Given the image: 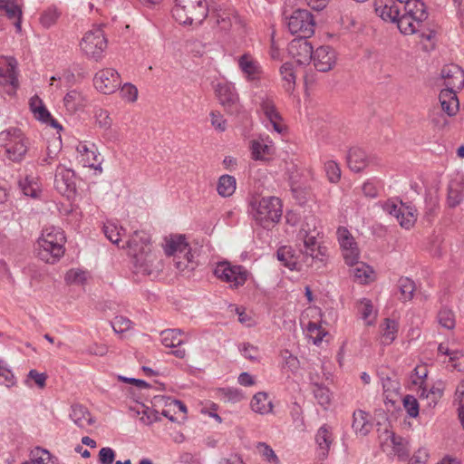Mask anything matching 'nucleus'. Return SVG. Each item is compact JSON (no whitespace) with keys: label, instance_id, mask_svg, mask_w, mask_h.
<instances>
[{"label":"nucleus","instance_id":"obj_1","mask_svg":"<svg viewBox=\"0 0 464 464\" xmlns=\"http://www.w3.org/2000/svg\"><path fill=\"white\" fill-rule=\"evenodd\" d=\"M404 13L398 20V28L403 34H417L420 39L430 41L435 37L429 13L421 0H410L403 5Z\"/></svg>","mask_w":464,"mask_h":464},{"label":"nucleus","instance_id":"obj_2","mask_svg":"<svg viewBox=\"0 0 464 464\" xmlns=\"http://www.w3.org/2000/svg\"><path fill=\"white\" fill-rule=\"evenodd\" d=\"M319 234L316 217L313 214L304 216L296 236V246L306 260L315 259V262L319 263V266H324L328 259L327 247L318 243Z\"/></svg>","mask_w":464,"mask_h":464},{"label":"nucleus","instance_id":"obj_3","mask_svg":"<svg viewBox=\"0 0 464 464\" xmlns=\"http://www.w3.org/2000/svg\"><path fill=\"white\" fill-rule=\"evenodd\" d=\"M127 246L130 254L133 256L135 273L150 276L162 268L160 260L151 251L150 238L144 232L135 231L128 240Z\"/></svg>","mask_w":464,"mask_h":464},{"label":"nucleus","instance_id":"obj_4","mask_svg":"<svg viewBox=\"0 0 464 464\" xmlns=\"http://www.w3.org/2000/svg\"><path fill=\"white\" fill-rule=\"evenodd\" d=\"M65 242L66 237L60 227H44L37 240L38 256L46 263L54 264L63 256Z\"/></svg>","mask_w":464,"mask_h":464},{"label":"nucleus","instance_id":"obj_5","mask_svg":"<svg viewBox=\"0 0 464 464\" xmlns=\"http://www.w3.org/2000/svg\"><path fill=\"white\" fill-rule=\"evenodd\" d=\"M162 246L167 256L174 257V266L179 272L195 268V256L185 235L175 234L166 237Z\"/></svg>","mask_w":464,"mask_h":464},{"label":"nucleus","instance_id":"obj_6","mask_svg":"<svg viewBox=\"0 0 464 464\" xmlns=\"http://www.w3.org/2000/svg\"><path fill=\"white\" fill-rule=\"evenodd\" d=\"M0 147L7 160L20 163L28 152L29 140L20 129L11 127L0 132Z\"/></svg>","mask_w":464,"mask_h":464},{"label":"nucleus","instance_id":"obj_7","mask_svg":"<svg viewBox=\"0 0 464 464\" xmlns=\"http://www.w3.org/2000/svg\"><path fill=\"white\" fill-rule=\"evenodd\" d=\"M173 17L183 24H200L208 16V6L203 0H175Z\"/></svg>","mask_w":464,"mask_h":464},{"label":"nucleus","instance_id":"obj_8","mask_svg":"<svg viewBox=\"0 0 464 464\" xmlns=\"http://www.w3.org/2000/svg\"><path fill=\"white\" fill-rule=\"evenodd\" d=\"M214 275L234 288L243 285L248 276V273L244 266L232 265L228 261L218 262L215 266Z\"/></svg>","mask_w":464,"mask_h":464},{"label":"nucleus","instance_id":"obj_9","mask_svg":"<svg viewBox=\"0 0 464 464\" xmlns=\"http://www.w3.org/2000/svg\"><path fill=\"white\" fill-rule=\"evenodd\" d=\"M287 26L292 34L299 37H311L314 33V20L313 14L304 9L293 12L287 21Z\"/></svg>","mask_w":464,"mask_h":464},{"label":"nucleus","instance_id":"obj_10","mask_svg":"<svg viewBox=\"0 0 464 464\" xmlns=\"http://www.w3.org/2000/svg\"><path fill=\"white\" fill-rule=\"evenodd\" d=\"M106 46L107 41L101 28L87 32L81 42V48L83 53L96 61L102 57Z\"/></svg>","mask_w":464,"mask_h":464},{"label":"nucleus","instance_id":"obj_11","mask_svg":"<svg viewBox=\"0 0 464 464\" xmlns=\"http://www.w3.org/2000/svg\"><path fill=\"white\" fill-rule=\"evenodd\" d=\"M191 335L189 333L183 332L180 329H166L160 333V342L168 348H173L171 353L177 358L183 359L186 356L185 349L181 345L187 343Z\"/></svg>","mask_w":464,"mask_h":464},{"label":"nucleus","instance_id":"obj_12","mask_svg":"<svg viewBox=\"0 0 464 464\" xmlns=\"http://www.w3.org/2000/svg\"><path fill=\"white\" fill-rule=\"evenodd\" d=\"M247 211L264 227L278 222L283 213L282 205H249Z\"/></svg>","mask_w":464,"mask_h":464},{"label":"nucleus","instance_id":"obj_13","mask_svg":"<svg viewBox=\"0 0 464 464\" xmlns=\"http://www.w3.org/2000/svg\"><path fill=\"white\" fill-rule=\"evenodd\" d=\"M277 259L290 270H301L303 266H312L318 264L315 259H305L304 254L298 249V254L288 246H281L276 252Z\"/></svg>","mask_w":464,"mask_h":464},{"label":"nucleus","instance_id":"obj_14","mask_svg":"<svg viewBox=\"0 0 464 464\" xmlns=\"http://www.w3.org/2000/svg\"><path fill=\"white\" fill-rule=\"evenodd\" d=\"M55 189L66 199H73L76 193L74 172L63 166H58L54 176Z\"/></svg>","mask_w":464,"mask_h":464},{"label":"nucleus","instance_id":"obj_15","mask_svg":"<svg viewBox=\"0 0 464 464\" xmlns=\"http://www.w3.org/2000/svg\"><path fill=\"white\" fill-rule=\"evenodd\" d=\"M95 88L104 93L114 92L121 85V77L118 72L112 68L99 71L93 79Z\"/></svg>","mask_w":464,"mask_h":464},{"label":"nucleus","instance_id":"obj_16","mask_svg":"<svg viewBox=\"0 0 464 464\" xmlns=\"http://www.w3.org/2000/svg\"><path fill=\"white\" fill-rule=\"evenodd\" d=\"M216 94L219 102L228 113L236 114L239 112V99L233 84L228 82L218 83L216 87Z\"/></svg>","mask_w":464,"mask_h":464},{"label":"nucleus","instance_id":"obj_17","mask_svg":"<svg viewBox=\"0 0 464 464\" xmlns=\"http://www.w3.org/2000/svg\"><path fill=\"white\" fill-rule=\"evenodd\" d=\"M383 210L393 216L400 225L409 229L417 219L415 205H382Z\"/></svg>","mask_w":464,"mask_h":464},{"label":"nucleus","instance_id":"obj_18","mask_svg":"<svg viewBox=\"0 0 464 464\" xmlns=\"http://www.w3.org/2000/svg\"><path fill=\"white\" fill-rule=\"evenodd\" d=\"M259 105L262 112L271 123L275 131L283 133L285 130V125L276 108L274 101L268 95L263 94L259 96Z\"/></svg>","mask_w":464,"mask_h":464},{"label":"nucleus","instance_id":"obj_19","mask_svg":"<svg viewBox=\"0 0 464 464\" xmlns=\"http://www.w3.org/2000/svg\"><path fill=\"white\" fill-rule=\"evenodd\" d=\"M308 37H297L288 44L289 54L299 64L308 63L312 60L313 47L307 41Z\"/></svg>","mask_w":464,"mask_h":464},{"label":"nucleus","instance_id":"obj_20","mask_svg":"<svg viewBox=\"0 0 464 464\" xmlns=\"http://www.w3.org/2000/svg\"><path fill=\"white\" fill-rule=\"evenodd\" d=\"M335 52L329 46H321L313 53L312 60L319 72H328L335 64Z\"/></svg>","mask_w":464,"mask_h":464},{"label":"nucleus","instance_id":"obj_21","mask_svg":"<svg viewBox=\"0 0 464 464\" xmlns=\"http://www.w3.org/2000/svg\"><path fill=\"white\" fill-rule=\"evenodd\" d=\"M347 162L349 168L354 172H360L369 164L376 163V156H369L361 148H351L347 155Z\"/></svg>","mask_w":464,"mask_h":464},{"label":"nucleus","instance_id":"obj_22","mask_svg":"<svg viewBox=\"0 0 464 464\" xmlns=\"http://www.w3.org/2000/svg\"><path fill=\"white\" fill-rule=\"evenodd\" d=\"M376 14L384 21L396 23L401 16V8L393 0H375Z\"/></svg>","mask_w":464,"mask_h":464},{"label":"nucleus","instance_id":"obj_23","mask_svg":"<svg viewBox=\"0 0 464 464\" xmlns=\"http://www.w3.org/2000/svg\"><path fill=\"white\" fill-rule=\"evenodd\" d=\"M314 440L318 456L322 459H325L334 440L332 428L327 424L321 426L315 433Z\"/></svg>","mask_w":464,"mask_h":464},{"label":"nucleus","instance_id":"obj_24","mask_svg":"<svg viewBox=\"0 0 464 464\" xmlns=\"http://www.w3.org/2000/svg\"><path fill=\"white\" fill-rule=\"evenodd\" d=\"M441 77L446 88L459 90L464 86V71L457 64L445 65L441 70Z\"/></svg>","mask_w":464,"mask_h":464},{"label":"nucleus","instance_id":"obj_25","mask_svg":"<svg viewBox=\"0 0 464 464\" xmlns=\"http://www.w3.org/2000/svg\"><path fill=\"white\" fill-rule=\"evenodd\" d=\"M439 100L442 111L447 113L448 116L452 117L457 114L459 110V102L456 90L451 89V87L441 90Z\"/></svg>","mask_w":464,"mask_h":464},{"label":"nucleus","instance_id":"obj_26","mask_svg":"<svg viewBox=\"0 0 464 464\" xmlns=\"http://www.w3.org/2000/svg\"><path fill=\"white\" fill-rule=\"evenodd\" d=\"M384 433L386 438L383 445L388 444V441H390L393 454L397 455L401 459H406L409 455L407 440L388 430H386Z\"/></svg>","mask_w":464,"mask_h":464},{"label":"nucleus","instance_id":"obj_27","mask_svg":"<svg viewBox=\"0 0 464 464\" xmlns=\"http://www.w3.org/2000/svg\"><path fill=\"white\" fill-rule=\"evenodd\" d=\"M357 310L361 318L366 325H373L378 316V309L374 307L372 302L368 298H362L357 302Z\"/></svg>","mask_w":464,"mask_h":464},{"label":"nucleus","instance_id":"obj_28","mask_svg":"<svg viewBox=\"0 0 464 464\" xmlns=\"http://www.w3.org/2000/svg\"><path fill=\"white\" fill-rule=\"evenodd\" d=\"M238 65L248 80L254 81L259 78L261 67L249 54L242 55L238 60Z\"/></svg>","mask_w":464,"mask_h":464},{"label":"nucleus","instance_id":"obj_29","mask_svg":"<svg viewBox=\"0 0 464 464\" xmlns=\"http://www.w3.org/2000/svg\"><path fill=\"white\" fill-rule=\"evenodd\" d=\"M70 418L79 428H86L93 423L88 410L82 405L76 404L71 408Z\"/></svg>","mask_w":464,"mask_h":464},{"label":"nucleus","instance_id":"obj_30","mask_svg":"<svg viewBox=\"0 0 464 464\" xmlns=\"http://www.w3.org/2000/svg\"><path fill=\"white\" fill-rule=\"evenodd\" d=\"M250 406L255 412L261 415L270 413L273 411L272 401L268 398V394L263 392L253 396Z\"/></svg>","mask_w":464,"mask_h":464},{"label":"nucleus","instance_id":"obj_31","mask_svg":"<svg viewBox=\"0 0 464 464\" xmlns=\"http://www.w3.org/2000/svg\"><path fill=\"white\" fill-rule=\"evenodd\" d=\"M399 324L395 320L386 318L381 324L382 343L390 345L397 336Z\"/></svg>","mask_w":464,"mask_h":464},{"label":"nucleus","instance_id":"obj_32","mask_svg":"<svg viewBox=\"0 0 464 464\" xmlns=\"http://www.w3.org/2000/svg\"><path fill=\"white\" fill-rule=\"evenodd\" d=\"M353 418V429L356 433L364 436L370 432L372 424L369 422L368 414L365 411L362 410L355 411Z\"/></svg>","mask_w":464,"mask_h":464},{"label":"nucleus","instance_id":"obj_33","mask_svg":"<svg viewBox=\"0 0 464 464\" xmlns=\"http://www.w3.org/2000/svg\"><path fill=\"white\" fill-rule=\"evenodd\" d=\"M274 148L263 142V140H253L251 142L252 159L255 160H266L272 155Z\"/></svg>","mask_w":464,"mask_h":464},{"label":"nucleus","instance_id":"obj_34","mask_svg":"<svg viewBox=\"0 0 464 464\" xmlns=\"http://www.w3.org/2000/svg\"><path fill=\"white\" fill-rule=\"evenodd\" d=\"M237 181L233 176L222 175L218 179L217 190L224 198L230 197L236 190Z\"/></svg>","mask_w":464,"mask_h":464},{"label":"nucleus","instance_id":"obj_35","mask_svg":"<svg viewBox=\"0 0 464 464\" xmlns=\"http://www.w3.org/2000/svg\"><path fill=\"white\" fill-rule=\"evenodd\" d=\"M282 80L284 81V88L286 92H291L295 89V74L292 63H285L280 68Z\"/></svg>","mask_w":464,"mask_h":464},{"label":"nucleus","instance_id":"obj_36","mask_svg":"<svg viewBox=\"0 0 464 464\" xmlns=\"http://www.w3.org/2000/svg\"><path fill=\"white\" fill-rule=\"evenodd\" d=\"M256 450L262 459L269 464H278L280 462L275 450L266 442H258Z\"/></svg>","mask_w":464,"mask_h":464},{"label":"nucleus","instance_id":"obj_37","mask_svg":"<svg viewBox=\"0 0 464 464\" xmlns=\"http://www.w3.org/2000/svg\"><path fill=\"white\" fill-rule=\"evenodd\" d=\"M63 102L64 106L70 112L76 111L79 108H81L83 105V98L82 94L76 90H72L67 92L63 99Z\"/></svg>","mask_w":464,"mask_h":464},{"label":"nucleus","instance_id":"obj_38","mask_svg":"<svg viewBox=\"0 0 464 464\" xmlns=\"http://www.w3.org/2000/svg\"><path fill=\"white\" fill-rule=\"evenodd\" d=\"M398 288L401 293V299L403 302L410 301L413 298L415 291V284L409 277H401L398 281Z\"/></svg>","mask_w":464,"mask_h":464},{"label":"nucleus","instance_id":"obj_39","mask_svg":"<svg viewBox=\"0 0 464 464\" xmlns=\"http://www.w3.org/2000/svg\"><path fill=\"white\" fill-rule=\"evenodd\" d=\"M216 19L221 29L227 30L232 25L233 20H237V16L232 9H219L217 10Z\"/></svg>","mask_w":464,"mask_h":464},{"label":"nucleus","instance_id":"obj_40","mask_svg":"<svg viewBox=\"0 0 464 464\" xmlns=\"http://www.w3.org/2000/svg\"><path fill=\"white\" fill-rule=\"evenodd\" d=\"M218 394L224 401L231 403L239 402L245 398L244 393L240 390L231 387L219 389Z\"/></svg>","mask_w":464,"mask_h":464},{"label":"nucleus","instance_id":"obj_41","mask_svg":"<svg viewBox=\"0 0 464 464\" xmlns=\"http://www.w3.org/2000/svg\"><path fill=\"white\" fill-rule=\"evenodd\" d=\"M337 239L340 245L341 249L352 248L353 246H358L355 239L349 232V230L343 227H340L337 229Z\"/></svg>","mask_w":464,"mask_h":464},{"label":"nucleus","instance_id":"obj_42","mask_svg":"<svg viewBox=\"0 0 464 464\" xmlns=\"http://www.w3.org/2000/svg\"><path fill=\"white\" fill-rule=\"evenodd\" d=\"M454 403L458 405V416L464 429V380H462L456 388Z\"/></svg>","mask_w":464,"mask_h":464},{"label":"nucleus","instance_id":"obj_43","mask_svg":"<svg viewBox=\"0 0 464 464\" xmlns=\"http://www.w3.org/2000/svg\"><path fill=\"white\" fill-rule=\"evenodd\" d=\"M123 228L119 227L115 223L108 221L103 226V232L105 237L115 245H119L121 241V232Z\"/></svg>","mask_w":464,"mask_h":464},{"label":"nucleus","instance_id":"obj_44","mask_svg":"<svg viewBox=\"0 0 464 464\" xmlns=\"http://www.w3.org/2000/svg\"><path fill=\"white\" fill-rule=\"evenodd\" d=\"M77 151L80 153L84 166L96 169L95 162L98 161V156L94 150H90L86 144H79Z\"/></svg>","mask_w":464,"mask_h":464},{"label":"nucleus","instance_id":"obj_45","mask_svg":"<svg viewBox=\"0 0 464 464\" xmlns=\"http://www.w3.org/2000/svg\"><path fill=\"white\" fill-rule=\"evenodd\" d=\"M307 332L309 334V337L313 340V343L315 345H319L322 343L324 337L327 334L325 329L314 322H309L307 324Z\"/></svg>","mask_w":464,"mask_h":464},{"label":"nucleus","instance_id":"obj_46","mask_svg":"<svg viewBox=\"0 0 464 464\" xmlns=\"http://www.w3.org/2000/svg\"><path fill=\"white\" fill-rule=\"evenodd\" d=\"M314 396L322 407L326 408L331 401V394L328 388L323 385L315 384L313 389Z\"/></svg>","mask_w":464,"mask_h":464},{"label":"nucleus","instance_id":"obj_47","mask_svg":"<svg viewBox=\"0 0 464 464\" xmlns=\"http://www.w3.org/2000/svg\"><path fill=\"white\" fill-rule=\"evenodd\" d=\"M33 113H34V116L35 117V119H37L38 121H40L44 123L49 124L53 128L62 130V126L57 122L56 120H54L52 117L51 113L48 111V110L46 109V107L44 105L38 108Z\"/></svg>","mask_w":464,"mask_h":464},{"label":"nucleus","instance_id":"obj_48","mask_svg":"<svg viewBox=\"0 0 464 464\" xmlns=\"http://www.w3.org/2000/svg\"><path fill=\"white\" fill-rule=\"evenodd\" d=\"M20 187L23 193L30 197L33 199H39L40 194L42 190L40 189L38 184L32 180H29L28 178L24 180V182H20Z\"/></svg>","mask_w":464,"mask_h":464},{"label":"nucleus","instance_id":"obj_49","mask_svg":"<svg viewBox=\"0 0 464 464\" xmlns=\"http://www.w3.org/2000/svg\"><path fill=\"white\" fill-rule=\"evenodd\" d=\"M61 149V140H53L50 141L47 146L46 157L40 160L39 164L44 166L45 164H51L52 161L56 159Z\"/></svg>","mask_w":464,"mask_h":464},{"label":"nucleus","instance_id":"obj_50","mask_svg":"<svg viewBox=\"0 0 464 464\" xmlns=\"http://www.w3.org/2000/svg\"><path fill=\"white\" fill-rule=\"evenodd\" d=\"M403 407L411 418H416L419 416L420 405L418 400L413 395H406L403 400Z\"/></svg>","mask_w":464,"mask_h":464},{"label":"nucleus","instance_id":"obj_51","mask_svg":"<svg viewBox=\"0 0 464 464\" xmlns=\"http://www.w3.org/2000/svg\"><path fill=\"white\" fill-rule=\"evenodd\" d=\"M439 324L446 329H453L455 326V316L453 312L448 308H442L438 314Z\"/></svg>","mask_w":464,"mask_h":464},{"label":"nucleus","instance_id":"obj_52","mask_svg":"<svg viewBox=\"0 0 464 464\" xmlns=\"http://www.w3.org/2000/svg\"><path fill=\"white\" fill-rule=\"evenodd\" d=\"M59 16L60 13L55 8H48L42 14L40 17V24L44 28H50L56 24Z\"/></svg>","mask_w":464,"mask_h":464},{"label":"nucleus","instance_id":"obj_53","mask_svg":"<svg viewBox=\"0 0 464 464\" xmlns=\"http://www.w3.org/2000/svg\"><path fill=\"white\" fill-rule=\"evenodd\" d=\"M17 62L14 57L7 59V68L5 72L6 82H9L13 87H16L18 84L17 79Z\"/></svg>","mask_w":464,"mask_h":464},{"label":"nucleus","instance_id":"obj_54","mask_svg":"<svg viewBox=\"0 0 464 464\" xmlns=\"http://www.w3.org/2000/svg\"><path fill=\"white\" fill-rule=\"evenodd\" d=\"M111 324L116 334H123L132 327V322L121 315L115 316Z\"/></svg>","mask_w":464,"mask_h":464},{"label":"nucleus","instance_id":"obj_55","mask_svg":"<svg viewBox=\"0 0 464 464\" xmlns=\"http://www.w3.org/2000/svg\"><path fill=\"white\" fill-rule=\"evenodd\" d=\"M34 462L36 464H60L57 457L51 455L46 450L37 449L34 454Z\"/></svg>","mask_w":464,"mask_h":464},{"label":"nucleus","instance_id":"obj_56","mask_svg":"<svg viewBox=\"0 0 464 464\" xmlns=\"http://www.w3.org/2000/svg\"><path fill=\"white\" fill-rule=\"evenodd\" d=\"M372 274V269L364 263L358 264V266L353 269L354 277L362 284L366 283Z\"/></svg>","mask_w":464,"mask_h":464},{"label":"nucleus","instance_id":"obj_57","mask_svg":"<svg viewBox=\"0 0 464 464\" xmlns=\"http://www.w3.org/2000/svg\"><path fill=\"white\" fill-rule=\"evenodd\" d=\"M294 197L299 203H305L314 200V195L307 188L296 187L292 188Z\"/></svg>","mask_w":464,"mask_h":464},{"label":"nucleus","instance_id":"obj_58","mask_svg":"<svg viewBox=\"0 0 464 464\" xmlns=\"http://www.w3.org/2000/svg\"><path fill=\"white\" fill-rule=\"evenodd\" d=\"M324 169L326 172V175L328 177V179L335 183L337 182L341 178V169L336 162L333 160H329L324 165Z\"/></svg>","mask_w":464,"mask_h":464},{"label":"nucleus","instance_id":"obj_59","mask_svg":"<svg viewBox=\"0 0 464 464\" xmlns=\"http://www.w3.org/2000/svg\"><path fill=\"white\" fill-rule=\"evenodd\" d=\"M344 262L348 266H354L358 264L360 258V250L358 246H353L350 249H341Z\"/></svg>","mask_w":464,"mask_h":464},{"label":"nucleus","instance_id":"obj_60","mask_svg":"<svg viewBox=\"0 0 464 464\" xmlns=\"http://www.w3.org/2000/svg\"><path fill=\"white\" fill-rule=\"evenodd\" d=\"M86 278V272L81 269H70L65 275V280L69 284H82Z\"/></svg>","mask_w":464,"mask_h":464},{"label":"nucleus","instance_id":"obj_61","mask_svg":"<svg viewBox=\"0 0 464 464\" xmlns=\"http://www.w3.org/2000/svg\"><path fill=\"white\" fill-rule=\"evenodd\" d=\"M0 377L4 378L7 387L13 386L15 383L14 376L12 371L7 366L6 362L0 359Z\"/></svg>","mask_w":464,"mask_h":464},{"label":"nucleus","instance_id":"obj_62","mask_svg":"<svg viewBox=\"0 0 464 464\" xmlns=\"http://www.w3.org/2000/svg\"><path fill=\"white\" fill-rule=\"evenodd\" d=\"M122 98L128 102H133L138 97V89L131 83H125L121 90Z\"/></svg>","mask_w":464,"mask_h":464},{"label":"nucleus","instance_id":"obj_63","mask_svg":"<svg viewBox=\"0 0 464 464\" xmlns=\"http://www.w3.org/2000/svg\"><path fill=\"white\" fill-rule=\"evenodd\" d=\"M115 459V451L110 447L102 448L99 451V464H112Z\"/></svg>","mask_w":464,"mask_h":464},{"label":"nucleus","instance_id":"obj_64","mask_svg":"<svg viewBox=\"0 0 464 464\" xmlns=\"http://www.w3.org/2000/svg\"><path fill=\"white\" fill-rule=\"evenodd\" d=\"M96 120H97V123L99 125V127L104 129V130H109L110 127L111 126V119L109 115V112L107 111H104V110H102L100 109L99 111H96Z\"/></svg>","mask_w":464,"mask_h":464}]
</instances>
